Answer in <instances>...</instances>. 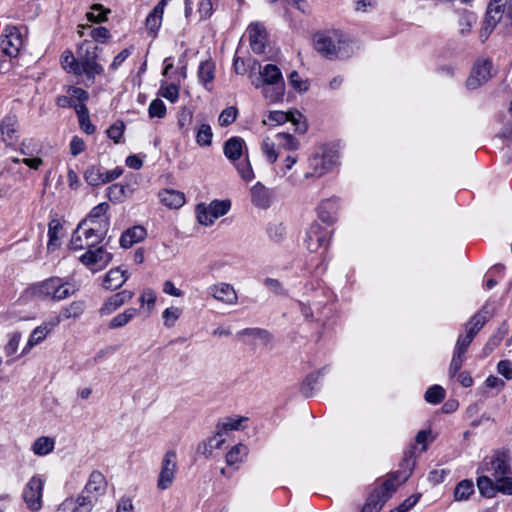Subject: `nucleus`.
Wrapping results in <instances>:
<instances>
[{
  "label": "nucleus",
  "mask_w": 512,
  "mask_h": 512,
  "mask_svg": "<svg viewBox=\"0 0 512 512\" xmlns=\"http://www.w3.org/2000/svg\"><path fill=\"white\" fill-rule=\"evenodd\" d=\"M288 80L291 86L297 91L305 92L308 90V83L306 81L301 80L297 71L291 72Z\"/></svg>",
  "instance_id": "nucleus-60"
},
{
  "label": "nucleus",
  "mask_w": 512,
  "mask_h": 512,
  "mask_svg": "<svg viewBox=\"0 0 512 512\" xmlns=\"http://www.w3.org/2000/svg\"><path fill=\"white\" fill-rule=\"evenodd\" d=\"M177 469V454L174 450H168L162 458L157 488L160 490L170 488L174 482Z\"/></svg>",
  "instance_id": "nucleus-8"
},
{
  "label": "nucleus",
  "mask_w": 512,
  "mask_h": 512,
  "mask_svg": "<svg viewBox=\"0 0 512 512\" xmlns=\"http://www.w3.org/2000/svg\"><path fill=\"white\" fill-rule=\"evenodd\" d=\"M224 155L233 163H236L243 156L247 154V148L245 145V141L241 137H231L229 138L223 147Z\"/></svg>",
  "instance_id": "nucleus-21"
},
{
  "label": "nucleus",
  "mask_w": 512,
  "mask_h": 512,
  "mask_svg": "<svg viewBox=\"0 0 512 512\" xmlns=\"http://www.w3.org/2000/svg\"><path fill=\"white\" fill-rule=\"evenodd\" d=\"M106 489L107 481L104 475L100 471L95 470L91 472L89 480L82 491L90 496H94L98 502L99 498L105 494Z\"/></svg>",
  "instance_id": "nucleus-17"
},
{
  "label": "nucleus",
  "mask_w": 512,
  "mask_h": 512,
  "mask_svg": "<svg viewBox=\"0 0 512 512\" xmlns=\"http://www.w3.org/2000/svg\"><path fill=\"white\" fill-rule=\"evenodd\" d=\"M474 493V483L472 480L460 481L454 490V498L456 501L467 500Z\"/></svg>",
  "instance_id": "nucleus-35"
},
{
  "label": "nucleus",
  "mask_w": 512,
  "mask_h": 512,
  "mask_svg": "<svg viewBox=\"0 0 512 512\" xmlns=\"http://www.w3.org/2000/svg\"><path fill=\"white\" fill-rule=\"evenodd\" d=\"M314 47L327 59L347 58L352 53L349 40L339 30H327L314 35Z\"/></svg>",
  "instance_id": "nucleus-1"
},
{
  "label": "nucleus",
  "mask_w": 512,
  "mask_h": 512,
  "mask_svg": "<svg viewBox=\"0 0 512 512\" xmlns=\"http://www.w3.org/2000/svg\"><path fill=\"white\" fill-rule=\"evenodd\" d=\"M63 226L60 220L54 218L48 224V243L47 250L49 252L55 251L59 247L58 240L60 238V232Z\"/></svg>",
  "instance_id": "nucleus-30"
},
{
  "label": "nucleus",
  "mask_w": 512,
  "mask_h": 512,
  "mask_svg": "<svg viewBox=\"0 0 512 512\" xmlns=\"http://www.w3.org/2000/svg\"><path fill=\"white\" fill-rule=\"evenodd\" d=\"M497 493L512 495V474H507L495 480Z\"/></svg>",
  "instance_id": "nucleus-48"
},
{
  "label": "nucleus",
  "mask_w": 512,
  "mask_h": 512,
  "mask_svg": "<svg viewBox=\"0 0 512 512\" xmlns=\"http://www.w3.org/2000/svg\"><path fill=\"white\" fill-rule=\"evenodd\" d=\"M337 154L331 149H322L321 153H316L309 158V167L311 171L304 174L305 179L313 176L320 177L331 170L337 162Z\"/></svg>",
  "instance_id": "nucleus-6"
},
{
  "label": "nucleus",
  "mask_w": 512,
  "mask_h": 512,
  "mask_svg": "<svg viewBox=\"0 0 512 512\" xmlns=\"http://www.w3.org/2000/svg\"><path fill=\"white\" fill-rule=\"evenodd\" d=\"M149 116L151 118H163L166 115V106L160 99H154L148 108Z\"/></svg>",
  "instance_id": "nucleus-52"
},
{
  "label": "nucleus",
  "mask_w": 512,
  "mask_h": 512,
  "mask_svg": "<svg viewBox=\"0 0 512 512\" xmlns=\"http://www.w3.org/2000/svg\"><path fill=\"white\" fill-rule=\"evenodd\" d=\"M250 47L256 54L264 52L267 40L265 28L259 23H252L247 29Z\"/></svg>",
  "instance_id": "nucleus-16"
},
{
  "label": "nucleus",
  "mask_w": 512,
  "mask_h": 512,
  "mask_svg": "<svg viewBox=\"0 0 512 512\" xmlns=\"http://www.w3.org/2000/svg\"><path fill=\"white\" fill-rule=\"evenodd\" d=\"M110 10L104 9V7L101 4H94L91 7V11L87 13V19L94 23H101L103 21H106L107 13H109Z\"/></svg>",
  "instance_id": "nucleus-46"
},
{
  "label": "nucleus",
  "mask_w": 512,
  "mask_h": 512,
  "mask_svg": "<svg viewBox=\"0 0 512 512\" xmlns=\"http://www.w3.org/2000/svg\"><path fill=\"white\" fill-rule=\"evenodd\" d=\"M2 139L7 145L14 144L18 139V120L15 115L6 116L0 125Z\"/></svg>",
  "instance_id": "nucleus-22"
},
{
  "label": "nucleus",
  "mask_w": 512,
  "mask_h": 512,
  "mask_svg": "<svg viewBox=\"0 0 512 512\" xmlns=\"http://www.w3.org/2000/svg\"><path fill=\"white\" fill-rule=\"evenodd\" d=\"M104 234L98 228L87 225L86 221H81L74 230L68 247L73 251L91 250L104 239Z\"/></svg>",
  "instance_id": "nucleus-5"
},
{
  "label": "nucleus",
  "mask_w": 512,
  "mask_h": 512,
  "mask_svg": "<svg viewBox=\"0 0 512 512\" xmlns=\"http://www.w3.org/2000/svg\"><path fill=\"white\" fill-rule=\"evenodd\" d=\"M99 47L92 41L85 40L77 50L80 74H84L89 80H93L96 75H101L103 67L97 63Z\"/></svg>",
  "instance_id": "nucleus-4"
},
{
  "label": "nucleus",
  "mask_w": 512,
  "mask_h": 512,
  "mask_svg": "<svg viewBox=\"0 0 512 512\" xmlns=\"http://www.w3.org/2000/svg\"><path fill=\"white\" fill-rule=\"evenodd\" d=\"M503 23L505 32L512 33V4L505 0H491L488 4L479 37L486 41L498 23Z\"/></svg>",
  "instance_id": "nucleus-2"
},
{
  "label": "nucleus",
  "mask_w": 512,
  "mask_h": 512,
  "mask_svg": "<svg viewBox=\"0 0 512 512\" xmlns=\"http://www.w3.org/2000/svg\"><path fill=\"white\" fill-rule=\"evenodd\" d=\"M124 132L123 122H116L111 125L107 130V135L115 143H118Z\"/></svg>",
  "instance_id": "nucleus-62"
},
{
  "label": "nucleus",
  "mask_w": 512,
  "mask_h": 512,
  "mask_svg": "<svg viewBox=\"0 0 512 512\" xmlns=\"http://www.w3.org/2000/svg\"><path fill=\"white\" fill-rule=\"evenodd\" d=\"M497 371L506 379H512V363L510 360H501L497 364Z\"/></svg>",
  "instance_id": "nucleus-64"
},
{
  "label": "nucleus",
  "mask_w": 512,
  "mask_h": 512,
  "mask_svg": "<svg viewBox=\"0 0 512 512\" xmlns=\"http://www.w3.org/2000/svg\"><path fill=\"white\" fill-rule=\"evenodd\" d=\"M245 421H247V418L242 416L223 418L216 425L217 435L223 436L228 431L239 430L241 424Z\"/></svg>",
  "instance_id": "nucleus-29"
},
{
  "label": "nucleus",
  "mask_w": 512,
  "mask_h": 512,
  "mask_svg": "<svg viewBox=\"0 0 512 512\" xmlns=\"http://www.w3.org/2000/svg\"><path fill=\"white\" fill-rule=\"evenodd\" d=\"M473 339L467 332H465V335L460 334L456 341L454 352L464 356Z\"/></svg>",
  "instance_id": "nucleus-54"
},
{
  "label": "nucleus",
  "mask_w": 512,
  "mask_h": 512,
  "mask_svg": "<svg viewBox=\"0 0 512 512\" xmlns=\"http://www.w3.org/2000/svg\"><path fill=\"white\" fill-rule=\"evenodd\" d=\"M215 76V64L211 60H206L200 63L198 68L199 81L204 85L207 90H211V83Z\"/></svg>",
  "instance_id": "nucleus-26"
},
{
  "label": "nucleus",
  "mask_w": 512,
  "mask_h": 512,
  "mask_svg": "<svg viewBox=\"0 0 512 512\" xmlns=\"http://www.w3.org/2000/svg\"><path fill=\"white\" fill-rule=\"evenodd\" d=\"M476 23V16L471 12H463L459 19V33L466 36L471 32L473 25Z\"/></svg>",
  "instance_id": "nucleus-42"
},
{
  "label": "nucleus",
  "mask_w": 512,
  "mask_h": 512,
  "mask_svg": "<svg viewBox=\"0 0 512 512\" xmlns=\"http://www.w3.org/2000/svg\"><path fill=\"white\" fill-rule=\"evenodd\" d=\"M267 233L272 241L279 243L284 240L286 229L282 223H273L268 226Z\"/></svg>",
  "instance_id": "nucleus-49"
},
{
  "label": "nucleus",
  "mask_w": 512,
  "mask_h": 512,
  "mask_svg": "<svg viewBox=\"0 0 512 512\" xmlns=\"http://www.w3.org/2000/svg\"><path fill=\"white\" fill-rule=\"evenodd\" d=\"M212 129L208 124H201L197 130L196 142L200 146H210L212 143Z\"/></svg>",
  "instance_id": "nucleus-44"
},
{
  "label": "nucleus",
  "mask_w": 512,
  "mask_h": 512,
  "mask_svg": "<svg viewBox=\"0 0 512 512\" xmlns=\"http://www.w3.org/2000/svg\"><path fill=\"white\" fill-rule=\"evenodd\" d=\"M44 480L40 476H33L23 489V500L29 510L37 512L42 507Z\"/></svg>",
  "instance_id": "nucleus-10"
},
{
  "label": "nucleus",
  "mask_w": 512,
  "mask_h": 512,
  "mask_svg": "<svg viewBox=\"0 0 512 512\" xmlns=\"http://www.w3.org/2000/svg\"><path fill=\"white\" fill-rule=\"evenodd\" d=\"M162 17L163 15L155 10H152L148 14L146 18V28L150 33L155 34L158 31L162 23Z\"/></svg>",
  "instance_id": "nucleus-51"
},
{
  "label": "nucleus",
  "mask_w": 512,
  "mask_h": 512,
  "mask_svg": "<svg viewBox=\"0 0 512 512\" xmlns=\"http://www.w3.org/2000/svg\"><path fill=\"white\" fill-rule=\"evenodd\" d=\"M181 315V310L177 307H169L164 310L162 317L164 320V325L166 327L174 326L175 322Z\"/></svg>",
  "instance_id": "nucleus-55"
},
{
  "label": "nucleus",
  "mask_w": 512,
  "mask_h": 512,
  "mask_svg": "<svg viewBox=\"0 0 512 512\" xmlns=\"http://www.w3.org/2000/svg\"><path fill=\"white\" fill-rule=\"evenodd\" d=\"M477 488L481 496L486 498H493L497 494L495 480L487 475H482L477 478Z\"/></svg>",
  "instance_id": "nucleus-32"
},
{
  "label": "nucleus",
  "mask_w": 512,
  "mask_h": 512,
  "mask_svg": "<svg viewBox=\"0 0 512 512\" xmlns=\"http://www.w3.org/2000/svg\"><path fill=\"white\" fill-rule=\"evenodd\" d=\"M418 500L419 495H411L405 499L397 508L391 510L390 512H407L416 505Z\"/></svg>",
  "instance_id": "nucleus-63"
},
{
  "label": "nucleus",
  "mask_w": 512,
  "mask_h": 512,
  "mask_svg": "<svg viewBox=\"0 0 512 512\" xmlns=\"http://www.w3.org/2000/svg\"><path fill=\"white\" fill-rule=\"evenodd\" d=\"M262 152L270 163L276 162L278 154L275 150V143L268 137L263 140Z\"/></svg>",
  "instance_id": "nucleus-53"
},
{
  "label": "nucleus",
  "mask_w": 512,
  "mask_h": 512,
  "mask_svg": "<svg viewBox=\"0 0 512 512\" xmlns=\"http://www.w3.org/2000/svg\"><path fill=\"white\" fill-rule=\"evenodd\" d=\"M133 295L134 293L132 291L122 290L110 296L99 309L100 315L106 316L112 314L122 305L129 302L133 298Z\"/></svg>",
  "instance_id": "nucleus-18"
},
{
  "label": "nucleus",
  "mask_w": 512,
  "mask_h": 512,
  "mask_svg": "<svg viewBox=\"0 0 512 512\" xmlns=\"http://www.w3.org/2000/svg\"><path fill=\"white\" fill-rule=\"evenodd\" d=\"M238 336H248L254 340H258L261 345H268L271 342V334L261 328H245L237 333Z\"/></svg>",
  "instance_id": "nucleus-31"
},
{
  "label": "nucleus",
  "mask_w": 512,
  "mask_h": 512,
  "mask_svg": "<svg viewBox=\"0 0 512 512\" xmlns=\"http://www.w3.org/2000/svg\"><path fill=\"white\" fill-rule=\"evenodd\" d=\"M492 62L490 60H478L466 81L469 89H476L487 82L491 77Z\"/></svg>",
  "instance_id": "nucleus-13"
},
{
  "label": "nucleus",
  "mask_w": 512,
  "mask_h": 512,
  "mask_svg": "<svg viewBox=\"0 0 512 512\" xmlns=\"http://www.w3.org/2000/svg\"><path fill=\"white\" fill-rule=\"evenodd\" d=\"M237 115H238V110L236 107L230 106V107L225 108L219 115V118H218L219 125L222 127L229 126L236 120Z\"/></svg>",
  "instance_id": "nucleus-50"
},
{
  "label": "nucleus",
  "mask_w": 512,
  "mask_h": 512,
  "mask_svg": "<svg viewBox=\"0 0 512 512\" xmlns=\"http://www.w3.org/2000/svg\"><path fill=\"white\" fill-rule=\"evenodd\" d=\"M235 167L239 176L246 182H250L254 179V171L252 169L250 160L248 155H245V158L238 163H235Z\"/></svg>",
  "instance_id": "nucleus-41"
},
{
  "label": "nucleus",
  "mask_w": 512,
  "mask_h": 512,
  "mask_svg": "<svg viewBox=\"0 0 512 512\" xmlns=\"http://www.w3.org/2000/svg\"><path fill=\"white\" fill-rule=\"evenodd\" d=\"M125 188L119 184H113L107 188V195L111 201L120 202L124 196Z\"/></svg>",
  "instance_id": "nucleus-61"
},
{
  "label": "nucleus",
  "mask_w": 512,
  "mask_h": 512,
  "mask_svg": "<svg viewBox=\"0 0 512 512\" xmlns=\"http://www.w3.org/2000/svg\"><path fill=\"white\" fill-rule=\"evenodd\" d=\"M289 116V120L296 128V131L300 133H305L307 130V125L304 121H302L303 115L298 112H287Z\"/></svg>",
  "instance_id": "nucleus-59"
},
{
  "label": "nucleus",
  "mask_w": 512,
  "mask_h": 512,
  "mask_svg": "<svg viewBox=\"0 0 512 512\" xmlns=\"http://www.w3.org/2000/svg\"><path fill=\"white\" fill-rule=\"evenodd\" d=\"M97 501L94 496H90L82 491L75 500L73 512H90Z\"/></svg>",
  "instance_id": "nucleus-37"
},
{
  "label": "nucleus",
  "mask_w": 512,
  "mask_h": 512,
  "mask_svg": "<svg viewBox=\"0 0 512 512\" xmlns=\"http://www.w3.org/2000/svg\"><path fill=\"white\" fill-rule=\"evenodd\" d=\"M83 178L87 184L91 186L103 185V171L101 167L92 165L89 166L83 173Z\"/></svg>",
  "instance_id": "nucleus-36"
},
{
  "label": "nucleus",
  "mask_w": 512,
  "mask_h": 512,
  "mask_svg": "<svg viewBox=\"0 0 512 512\" xmlns=\"http://www.w3.org/2000/svg\"><path fill=\"white\" fill-rule=\"evenodd\" d=\"M23 45L21 32L16 26H7L0 42V47L6 56L16 57Z\"/></svg>",
  "instance_id": "nucleus-11"
},
{
  "label": "nucleus",
  "mask_w": 512,
  "mask_h": 512,
  "mask_svg": "<svg viewBox=\"0 0 512 512\" xmlns=\"http://www.w3.org/2000/svg\"><path fill=\"white\" fill-rule=\"evenodd\" d=\"M208 295L215 300L220 301L226 305H235L238 297L234 287L228 283H218L211 285L207 289Z\"/></svg>",
  "instance_id": "nucleus-15"
},
{
  "label": "nucleus",
  "mask_w": 512,
  "mask_h": 512,
  "mask_svg": "<svg viewBox=\"0 0 512 512\" xmlns=\"http://www.w3.org/2000/svg\"><path fill=\"white\" fill-rule=\"evenodd\" d=\"M445 397V390L439 385H433L427 389L425 400L431 404L440 403Z\"/></svg>",
  "instance_id": "nucleus-47"
},
{
  "label": "nucleus",
  "mask_w": 512,
  "mask_h": 512,
  "mask_svg": "<svg viewBox=\"0 0 512 512\" xmlns=\"http://www.w3.org/2000/svg\"><path fill=\"white\" fill-rule=\"evenodd\" d=\"M482 470L490 472L491 478L494 480L512 474L508 456L504 452H497L489 461H485Z\"/></svg>",
  "instance_id": "nucleus-12"
},
{
  "label": "nucleus",
  "mask_w": 512,
  "mask_h": 512,
  "mask_svg": "<svg viewBox=\"0 0 512 512\" xmlns=\"http://www.w3.org/2000/svg\"><path fill=\"white\" fill-rule=\"evenodd\" d=\"M112 260V254L104 250L103 247H99L96 250H87L83 255L80 256V261L90 269H102L107 266Z\"/></svg>",
  "instance_id": "nucleus-14"
},
{
  "label": "nucleus",
  "mask_w": 512,
  "mask_h": 512,
  "mask_svg": "<svg viewBox=\"0 0 512 512\" xmlns=\"http://www.w3.org/2000/svg\"><path fill=\"white\" fill-rule=\"evenodd\" d=\"M68 93L73 98V105L85 103L89 98L88 92L79 87H69Z\"/></svg>",
  "instance_id": "nucleus-57"
},
{
  "label": "nucleus",
  "mask_w": 512,
  "mask_h": 512,
  "mask_svg": "<svg viewBox=\"0 0 512 512\" xmlns=\"http://www.w3.org/2000/svg\"><path fill=\"white\" fill-rule=\"evenodd\" d=\"M128 279L126 270L113 268L108 271L103 280V286L107 290H116L120 288Z\"/></svg>",
  "instance_id": "nucleus-24"
},
{
  "label": "nucleus",
  "mask_w": 512,
  "mask_h": 512,
  "mask_svg": "<svg viewBox=\"0 0 512 512\" xmlns=\"http://www.w3.org/2000/svg\"><path fill=\"white\" fill-rule=\"evenodd\" d=\"M488 318L487 311H479L465 324V332L474 338L488 321Z\"/></svg>",
  "instance_id": "nucleus-27"
},
{
  "label": "nucleus",
  "mask_w": 512,
  "mask_h": 512,
  "mask_svg": "<svg viewBox=\"0 0 512 512\" xmlns=\"http://www.w3.org/2000/svg\"><path fill=\"white\" fill-rule=\"evenodd\" d=\"M276 138L279 140L280 145H282L286 150H294L298 148V141L291 134L278 133Z\"/></svg>",
  "instance_id": "nucleus-56"
},
{
  "label": "nucleus",
  "mask_w": 512,
  "mask_h": 512,
  "mask_svg": "<svg viewBox=\"0 0 512 512\" xmlns=\"http://www.w3.org/2000/svg\"><path fill=\"white\" fill-rule=\"evenodd\" d=\"M77 291L75 285L63 281L61 278L52 277L45 280L39 286V292L49 296L54 300L60 301L73 295Z\"/></svg>",
  "instance_id": "nucleus-7"
},
{
  "label": "nucleus",
  "mask_w": 512,
  "mask_h": 512,
  "mask_svg": "<svg viewBox=\"0 0 512 512\" xmlns=\"http://www.w3.org/2000/svg\"><path fill=\"white\" fill-rule=\"evenodd\" d=\"M160 201L169 208L178 209L185 203V196L182 192L167 189L159 193Z\"/></svg>",
  "instance_id": "nucleus-25"
},
{
  "label": "nucleus",
  "mask_w": 512,
  "mask_h": 512,
  "mask_svg": "<svg viewBox=\"0 0 512 512\" xmlns=\"http://www.w3.org/2000/svg\"><path fill=\"white\" fill-rule=\"evenodd\" d=\"M211 215L214 219H218L221 216H224L228 213V211L231 208V202L230 200H213L211 203L208 204Z\"/></svg>",
  "instance_id": "nucleus-40"
},
{
  "label": "nucleus",
  "mask_w": 512,
  "mask_h": 512,
  "mask_svg": "<svg viewBox=\"0 0 512 512\" xmlns=\"http://www.w3.org/2000/svg\"><path fill=\"white\" fill-rule=\"evenodd\" d=\"M330 239V232L318 223H313L306 231L303 240L305 248L311 252L316 253L321 248L326 249Z\"/></svg>",
  "instance_id": "nucleus-9"
},
{
  "label": "nucleus",
  "mask_w": 512,
  "mask_h": 512,
  "mask_svg": "<svg viewBox=\"0 0 512 512\" xmlns=\"http://www.w3.org/2000/svg\"><path fill=\"white\" fill-rule=\"evenodd\" d=\"M252 84L255 88H262L264 97L270 103H276L283 99L285 94V83L278 66L267 64L260 67L259 77Z\"/></svg>",
  "instance_id": "nucleus-3"
},
{
  "label": "nucleus",
  "mask_w": 512,
  "mask_h": 512,
  "mask_svg": "<svg viewBox=\"0 0 512 512\" xmlns=\"http://www.w3.org/2000/svg\"><path fill=\"white\" fill-rule=\"evenodd\" d=\"M108 209H109V204L108 203H106V202L100 203V204H98L97 206H95L91 210L88 218L85 219L84 221L87 222V225L89 223L94 224L95 223V219H97V218L101 217L102 215H104L108 211Z\"/></svg>",
  "instance_id": "nucleus-58"
},
{
  "label": "nucleus",
  "mask_w": 512,
  "mask_h": 512,
  "mask_svg": "<svg viewBox=\"0 0 512 512\" xmlns=\"http://www.w3.org/2000/svg\"><path fill=\"white\" fill-rule=\"evenodd\" d=\"M83 301H74L69 306L62 309L61 314L58 316L60 319H69L79 317L84 311Z\"/></svg>",
  "instance_id": "nucleus-43"
},
{
  "label": "nucleus",
  "mask_w": 512,
  "mask_h": 512,
  "mask_svg": "<svg viewBox=\"0 0 512 512\" xmlns=\"http://www.w3.org/2000/svg\"><path fill=\"white\" fill-rule=\"evenodd\" d=\"M61 322L60 317H55L53 320L43 323L36 327L29 336L26 347L23 352L29 351L35 345L41 343L47 335Z\"/></svg>",
  "instance_id": "nucleus-19"
},
{
  "label": "nucleus",
  "mask_w": 512,
  "mask_h": 512,
  "mask_svg": "<svg viewBox=\"0 0 512 512\" xmlns=\"http://www.w3.org/2000/svg\"><path fill=\"white\" fill-rule=\"evenodd\" d=\"M251 202L254 206L267 209L272 202V192L261 182H257L250 189Z\"/></svg>",
  "instance_id": "nucleus-20"
},
{
  "label": "nucleus",
  "mask_w": 512,
  "mask_h": 512,
  "mask_svg": "<svg viewBox=\"0 0 512 512\" xmlns=\"http://www.w3.org/2000/svg\"><path fill=\"white\" fill-rule=\"evenodd\" d=\"M139 310L136 308H128L124 312L113 317L108 326L110 329L121 328L129 323L137 314Z\"/></svg>",
  "instance_id": "nucleus-34"
},
{
  "label": "nucleus",
  "mask_w": 512,
  "mask_h": 512,
  "mask_svg": "<svg viewBox=\"0 0 512 512\" xmlns=\"http://www.w3.org/2000/svg\"><path fill=\"white\" fill-rule=\"evenodd\" d=\"M61 64L63 69L67 72L75 75H81L78 57L76 58L71 51L67 50L63 53L61 57Z\"/></svg>",
  "instance_id": "nucleus-39"
},
{
  "label": "nucleus",
  "mask_w": 512,
  "mask_h": 512,
  "mask_svg": "<svg viewBox=\"0 0 512 512\" xmlns=\"http://www.w3.org/2000/svg\"><path fill=\"white\" fill-rule=\"evenodd\" d=\"M248 448L244 444H237L226 454V463L229 466L242 462L247 455Z\"/></svg>",
  "instance_id": "nucleus-38"
},
{
  "label": "nucleus",
  "mask_w": 512,
  "mask_h": 512,
  "mask_svg": "<svg viewBox=\"0 0 512 512\" xmlns=\"http://www.w3.org/2000/svg\"><path fill=\"white\" fill-rule=\"evenodd\" d=\"M54 446V439L42 436L35 440V442L32 445V451L35 455L45 456L53 451Z\"/></svg>",
  "instance_id": "nucleus-33"
},
{
  "label": "nucleus",
  "mask_w": 512,
  "mask_h": 512,
  "mask_svg": "<svg viewBox=\"0 0 512 512\" xmlns=\"http://www.w3.org/2000/svg\"><path fill=\"white\" fill-rule=\"evenodd\" d=\"M196 215L201 225L208 226L214 223L210 208L205 203H200L196 206Z\"/></svg>",
  "instance_id": "nucleus-45"
},
{
  "label": "nucleus",
  "mask_w": 512,
  "mask_h": 512,
  "mask_svg": "<svg viewBox=\"0 0 512 512\" xmlns=\"http://www.w3.org/2000/svg\"><path fill=\"white\" fill-rule=\"evenodd\" d=\"M336 201L332 199L324 200L318 207V217L325 223H333L336 220Z\"/></svg>",
  "instance_id": "nucleus-28"
},
{
  "label": "nucleus",
  "mask_w": 512,
  "mask_h": 512,
  "mask_svg": "<svg viewBox=\"0 0 512 512\" xmlns=\"http://www.w3.org/2000/svg\"><path fill=\"white\" fill-rule=\"evenodd\" d=\"M147 233L143 226H133L123 232L120 238V246L122 248H130L134 244L141 242L145 239Z\"/></svg>",
  "instance_id": "nucleus-23"
}]
</instances>
